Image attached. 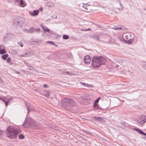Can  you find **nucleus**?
Returning a JSON list of instances; mask_svg holds the SVG:
<instances>
[{
  "instance_id": "obj_1",
  "label": "nucleus",
  "mask_w": 146,
  "mask_h": 146,
  "mask_svg": "<svg viewBox=\"0 0 146 146\" xmlns=\"http://www.w3.org/2000/svg\"><path fill=\"white\" fill-rule=\"evenodd\" d=\"M61 104L63 108L67 110H70L75 105L76 103L70 99L65 98L61 101Z\"/></svg>"
},
{
  "instance_id": "obj_2",
  "label": "nucleus",
  "mask_w": 146,
  "mask_h": 146,
  "mask_svg": "<svg viewBox=\"0 0 146 146\" xmlns=\"http://www.w3.org/2000/svg\"><path fill=\"white\" fill-rule=\"evenodd\" d=\"M106 62V59L102 57H95L92 59V64L93 67L97 68L104 64Z\"/></svg>"
},
{
  "instance_id": "obj_3",
  "label": "nucleus",
  "mask_w": 146,
  "mask_h": 146,
  "mask_svg": "<svg viewBox=\"0 0 146 146\" xmlns=\"http://www.w3.org/2000/svg\"><path fill=\"white\" fill-rule=\"evenodd\" d=\"M18 133L16 130L11 126H9L6 131L7 136L10 139H15L17 137Z\"/></svg>"
},
{
  "instance_id": "obj_4",
  "label": "nucleus",
  "mask_w": 146,
  "mask_h": 146,
  "mask_svg": "<svg viewBox=\"0 0 146 146\" xmlns=\"http://www.w3.org/2000/svg\"><path fill=\"white\" fill-rule=\"evenodd\" d=\"M137 122L141 125H143L146 121V116L144 115L139 116L137 119Z\"/></svg>"
},
{
  "instance_id": "obj_5",
  "label": "nucleus",
  "mask_w": 146,
  "mask_h": 146,
  "mask_svg": "<svg viewBox=\"0 0 146 146\" xmlns=\"http://www.w3.org/2000/svg\"><path fill=\"white\" fill-rule=\"evenodd\" d=\"M84 61L85 64H88L90 63L91 58L90 56L87 55L84 57Z\"/></svg>"
},
{
  "instance_id": "obj_6",
  "label": "nucleus",
  "mask_w": 146,
  "mask_h": 146,
  "mask_svg": "<svg viewBox=\"0 0 146 146\" xmlns=\"http://www.w3.org/2000/svg\"><path fill=\"white\" fill-rule=\"evenodd\" d=\"M39 12V10H34L33 12H30V14L33 16H37Z\"/></svg>"
},
{
  "instance_id": "obj_7",
  "label": "nucleus",
  "mask_w": 146,
  "mask_h": 146,
  "mask_svg": "<svg viewBox=\"0 0 146 146\" xmlns=\"http://www.w3.org/2000/svg\"><path fill=\"white\" fill-rule=\"evenodd\" d=\"M80 84H82V85H83V86H85L86 87H92V86L91 85H90V84H86V83H84L83 82H80Z\"/></svg>"
},
{
  "instance_id": "obj_8",
  "label": "nucleus",
  "mask_w": 146,
  "mask_h": 146,
  "mask_svg": "<svg viewBox=\"0 0 146 146\" xmlns=\"http://www.w3.org/2000/svg\"><path fill=\"white\" fill-rule=\"evenodd\" d=\"M43 94L44 95L48 98L50 94V92L48 90H45L44 91Z\"/></svg>"
},
{
  "instance_id": "obj_9",
  "label": "nucleus",
  "mask_w": 146,
  "mask_h": 146,
  "mask_svg": "<svg viewBox=\"0 0 146 146\" xmlns=\"http://www.w3.org/2000/svg\"><path fill=\"white\" fill-rule=\"evenodd\" d=\"M41 27L44 31L47 32H49L50 31V30L46 27L42 26V25H41Z\"/></svg>"
},
{
  "instance_id": "obj_10",
  "label": "nucleus",
  "mask_w": 146,
  "mask_h": 146,
  "mask_svg": "<svg viewBox=\"0 0 146 146\" xmlns=\"http://www.w3.org/2000/svg\"><path fill=\"white\" fill-rule=\"evenodd\" d=\"M1 45H0V54H3L5 53L6 52V51L4 49H1Z\"/></svg>"
},
{
  "instance_id": "obj_11",
  "label": "nucleus",
  "mask_w": 146,
  "mask_h": 146,
  "mask_svg": "<svg viewBox=\"0 0 146 146\" xmlns=\"http://www.w3.org/2000/svg\"><path fill=\"white\" fill-rule=\"evenodd\" d=\"M83 7L85 9L88 10L89 7V5H88L87 4H85L84 5Z\"/></svg>"
},
{
  "instance_id": "obj_12",
  "label": "nucleus",
  "mask_w": 146,
  "mask_h": 146,
  "mask_svg": "<svg viewBox=\"0 0 146 146\" xmlns=\"http://www.w3.org/2000/svg\"><path fill=\"white\" fill-rule=\"evenodd\" d=\"M8 56V55L7 54H6L2 55V57L3 60H5L6 59V58Z\"/></svg>"
},
{
  "instance_id": "obj_13",
  "label": "nucleus",
  "mask_w": 146,
  "mask_h": 146,
  "mask_svg": "<svg viewBox=\"0 0 146 146\" xmlns=\"http://www.w3.org/2000/svg\"><path fill=\"white\" fill-rule=\"evenodd\" d=\"M138 132L139 133H140L142 135L146 136V133H144V132H143V131H142L140 129H139V130L138 131Z\"/></svg>"
},
{
  "instance_id": "obj_14",
  "label": "nucleus",
  "mask_w": 146,
  "mask_h": 146,
  "mask_svg": "<svg viewBox=\"0 0 146 146\" xmlns=\"http://www.w3.org/2000/svg\"><path fill=\"white\" fill-rule=\"evenodd\" d=\"M20 0V6L21 7H24V5H23V0Z\"/></svg>"
},
{
  "instance_id": "obj_15",
  "label": "nucleus",
  "mask_w": 146,
  "mask_h": 146,
  "mask_svg": "<svg viewBox=\"0 0 146 146\" xmlns=\"http://www.w3.org/2000/svg\"><path fill=\"white\" fill-rule=\"evenodd\" d=\"M63 38L64 39H66L69 38V36L67 35H64L63 36Z\"/></svg>"
},
{
  "instance_id": "obj_16",
  "label": "nucleus",
  "mask_w": 146,
  "mask_h": 146,
  "mask_svg": "<svg viewBox=\"0 0 146 146\" xmlns=\"http://www.w3.org/2000/svg\"><path fill=\"white\" fill-rule=\"evenodd\" d=\"M19 139H23L24 138V136L22 134H20L19 135Z\"/></svg>"
},
{
  "instance_id": "obj_17",
  "label": "nucleus",
  "mask_w": 146,
  "mask_h": 146,
  "mask_svg": "<svg viewBox=\"0 0 146 146\" xmlns=\"http://www.w3.org/2000/svg\"><path fill=\"white\" fill-rule=\"evenodd\" d=\"M100 98V97H99L95 101L94 103H97L99 102V101Z\"/></svg>"
},
{
  "instance_id": "obj_18",
  "label": "nucleus",
  "mask_w": 146,
  "mask_h": 146,
  "mask_svg": "<svg viewBox=\"0 0 146 146\" xmlns=\"http://www.w3.org/2000/svg\"><path fill=\"white\" fill-rule=\"evenodd\" d=\"M27 54V53H25V55H19V56L21 57H25L26 56V55Z\"/></svg>"
},
{
  "instance_id": "obj_19",
  "label": "nucleus",
  "mask_w": 146,
  "mask_h": 146,
  "mask_svg": "<svg viewBox=\"0 0 146 146\" xmlns=\"http://www.w3.org/2000/svg\"><path fill=\"white\" fill-rule=\"evenodd\" d=\"M95 118L96 119H101V118L100 117H95Z\"/></svg>"
},
{
  "instance_id": "obj_20",
  "label": "nucleus",
  "mask_w": 146,
  "mask_h": 146,
  "mask_svg": "<svg viewBox=\"0 0 146 146\" xmlns=\"http://www.w3.org/2000/svg\"><path fill=\"white\" fill-rule=\"evenodd\" d=\"M6 60L9 63L11 61V59L9 58H8Z\"/></svg>"
},
{
  "instance_id": "obj_21",
  "label": "nucleus",
  "mask_w": 146,
  "mask_h": 146,
  "mask_svg": "<svg viewBox=\"0 0 146 146\" xmlns=\"http://www.w3.org/2000/svg\"><path fill=\"white\" fill-rule=\"evenodd\" d=\"M34 29L33 28H32L30 30V31L31 32H33L34 31H33V30H34Z\"/></svg>"
},
{
  "instance_id": "obj_22",
  "label": "nucleus",
  "mask_w": 146,
  "mask_h": 146,
  "mask_svg": "<svg viewBox=\"0 0 146 146\" xmlns=\"http://www.w3.org/2000/svg\"><path fill=\"white\" fill-rule=\"evenodd\" d=\"M98 106V105L97 104V103H94V107H96L97 106Z\"/></svg>"
},
{
  "instance_id": "obj_23",
  "label": "nucleus",
  "mask_w": 146,
  "mask_h": 146,
  "mask_svg": "<svg viewBox=\"0 0 146 146\" xmlns=\"http://www.w3.org/2000/svg\"><path fill=\"white\" fill-rule=\"evenodd\" d=\"M43 87L44 88H47L48 87V86L46 84H45L43 85Z\"/></svg>"
},
{
  "instance_id": "obj_24",
  "label": "nucleus",
  "mask_w": 146,
  "mask_h": 146,
  "mask_svg": "<svg viewBox=\"0 0 146 146\" xmlns=\"http://www.w3.org/2000/svg\"><path fill=\"white\" fill-rule=\"evenodd\" d=\"M0 100L3 101L4 102H5V100L3 99L2 98H0Z\"/></svg>"
},
{
  "instance_id": "obj_25",
  "label": "nucleus",
  "mask_w": 146,
  "mask_h": 146,
  "mask_svg": "<svg viewBox=\"0 0 146 146\" xmlns=\"http://www.w3.org/2000/svg\"><path fill=\"white\" fill-rule=\"evenodd\" d=\"M47 42L48 43H50L52 44H53V42L52 41H48Z\"/></svg>"
},
{
  "instance_id": "obj_26",
  "label": "nucleus",
  "mask_w": 146,
  "mask_h": 146,
  "mask_svg": "<svg viewBox=\"0 0 146 146\" xmlns=\"http://www.w3.org/2000/svg\"><path fill=\"white\" fill-rule=\"evenodd\" d=\"M91 30V29L89 28V29H87L85 30V31H90Z\"/></svg>"
},
{
  "instance_id": "obj_27",
  "label": "nucleus",
  "mask_w": 146,
  "mask_h": 146,
  "mask_svg": "<svg viewBox=\"0 0 146 146\" xmlns=\"http://www.w3.org/2000/svg\"><path fill=\"white\" fill-rule=\"evenodd\" d=\"M20 46L21 47H22L23 46V44H22V43H20Z\"/></svg>"
},
{
  "instance_id": "obj_28",
  "label": "nucleus",
  "mask_w": 146,
  "mask_h": 146,
  "mask_svg": "<svg viewBox=\"0 0 146 146\" xmlns=\"http://www.w3.org/2000/svg\"><path fill=\"white\" fill-rule=\"evenodd\" d=\"M139 129H138V128H137V129H134V130H135V131H137V132H138V130H139Z\"/></svg>"
},
{
  "instance_id": "obj_29",
  "label": "nucleus",
  "mask_w": 146,
  "mask_h": 146,
  "mask_svg": "<svg viewBox=\"0 0 146 146\" xmlns=\"http://www.w3.org/2000/svg\"><path fill=\"white\" fill-rule=\"evenodd\" d=\"M36 31H40V29L39 28H38L35 30Z\"/></svg>"
},
{
  "instance_id": "obj_30",
  "label": "nucleus",
  "mask_w": 146,
  "mask_h": 146,
  "mask_svg": "<svg viewBox=\"0 0 146 146\" xmlns=\"http://www.w3.org/2000/svg\"><path fill=\"white\" fill-rule=\"evenodd\" d=\"M42 8H40L39 9V10L40 11H42Z\"/></svg>"
},
{
  "instance_id": "obj_31",
  "label": "nucleus",
  "mask_w": 146,
  "mask_h": 146,
  "mask_svg": "<svg viewBox=\"0 0 146 146\" xmlns=\"http://www.w3.org/2000/svg\"><path fill=\"white\" fill-rule=\"evenodd\" d=\"M4 102L5 103V104H6V106H7V103H8L6 102L5 101V102Z\"/></svg>"
},
{
  "instance_id": "obj_32",
  "label": "nucleus",
  "mask_w": 146,
  "mask_h": 146,
  "mask_svg": "<svg viewBox=\"0 0 146 146\" xmlns=\"http://www.w3.org/2000/svg\"><path fill=\"white\" fill-rule=\"evenodd\" d=\"M121 29V27H120V28H119V29H118V28L116 29H116V30H118V29Z\"/></svg>"
},
{
  "instance_id": "obj_33",
  "label": "nucleus",
  "mask_w": 146,
  "mask_h": 146,
  "mask_svg": "<svg viewBox=\"0 0 146 146\" xmlns=\"http://www.w3.org/2000/svg\"><path fill=\"white\" fill-rule=\"evenodd\" d=\"M81 31H85V30H82H82H81Z\"/></svg>"
},
{
  "instance_id": "obj_34",
  "label": "nucleus",
  "mask_w": 146,
  "mask_h": 146,
  "mask_svg": "<svg viewBox=\"0 0 146 146\" xmlns=\"http://www.w3.org/2000/svg\"><path fill=\"white\" fill-rule=\"evenodd\" d=\"M84 101H86V100H86V99H84Z\"/></svg>"
}]
</instances>
